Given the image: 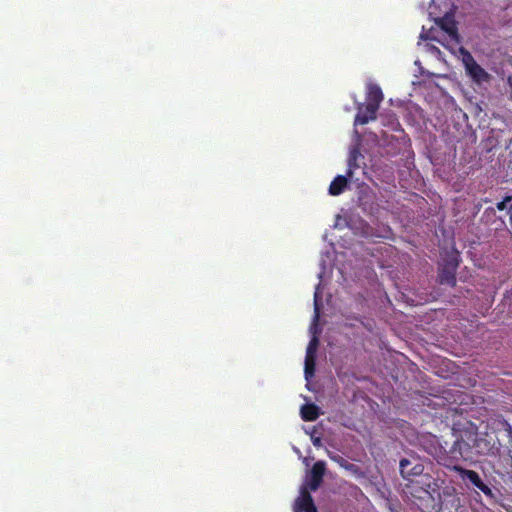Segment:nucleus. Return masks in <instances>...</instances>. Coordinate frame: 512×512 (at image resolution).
<instances>
[{
	"label": "nucleus",
	"mask_w": 512,
	"mask_h": 512,
	"mask_svg": "<svg viewBox=\"0 0 512 512\" xmlns=\"http://www.w3.org/2000/svg\"><path fill=\"white\" fill-rule=\"evenodd\" d=\"M438 281L442 285L454 287L456 285V271L446 265H442L438 273Z\"/></svg>",
	"instance_id": "obj_9"
},
{
	"label": "nucleus",
	"mask_w": 512,
	"mask_h": 512,
	"mask_svg": "<svg viewBox=\"0 0 512 512\" xmlns=\"http://www.w3.org/2000/svg\"><path fill=\"white\" fill-rule=\"evenodd\" d=\"M506 426L508 427L509 430H511L510 424L506 423Z\"/></svg>",
	"instance_id": "obj_23"
},
{
	"label": "nucleus",
	"mask_w": 512,
	"mask_h": 512,
	"mask_svg": "<svg viewBox=\"0 0 512 512\" xmlns=\"http://www.w3.org/2000/svg\"><path fill=\"white\" fill-rule=\"evenodd\" d=\"M459 254L458 253H450L447 254L446 257L443 260V265H446L447 267L457 271V268L459 266Z\"/></svg>",
	"instance_id": "obj_15"
},
{
	"label": "nucleus",
	"mask_w": 512,
	"mask_h": 512,
	"mask_svg": "<svg viewBox=\"0 0 512 512\" xmlns=\"http://www.w3.org/2000/svg\"><path fill=\"white\" fill-rule=\"evenodd\" d=\"M477 489H479L481 492H483L484 495L487 496L488 498H490V499L495 498V494L492 491V489L488 485H486L484 482H482L481 485H479L477 487Z\"/></svg>",
	"instance_id": "obj_19"
},
{
	"label": "nucleus",
	"mask_w": 512,
	"mask_h": 512,
	"mask_svg": "<svg viewBox=\"0 0 512 512\" xmlns=\"http://www.w3.org/2000/svg\"><path fill=\"white\" fill-rule=\"evenodd\" d=\"M469 434V440L472 446V450L475 449L478 455L484 456H495L500 452L501 443L494 433H484V434Z\"/></svg>",
	"instance_id": "obj_2"
},
{
	"label": "nucleus",
	"mask_w": 512,
	"mask_h": 512,
	"mask_svg": "<svg viewBox=\"0 0 512 512\" xmlns=\"http://www.w3.org/2000/svg\"><path fill=\"white\" fill-rule=\"evenodd\" d=\"M466 436L467 439L463 437L456 438L452 444L445 442V445L441 446L440 455L437 457L438 463L452 471L453 466H459L458 462L471 460L473 458L472 446L469 434L467 433Z\"/></svg>",
	"instance_id": "obj_1"
},
{
	"label": "nucleus",
	"mask_w": 512,
	"mask_h": 512,
	"mask_svg": "<svg viewBox=\"0 0 512 512\" xmlns=\"http://www.w3.org/2000/svg\"><path fill=\"white\" fill-rule=\"evenodd\" d=\"M314 371H315V356L310 357V356L306 355L305 369H304L305 378L309 379L310 377H312L314 375Z\"/></svg>",
	"instance_id": "obj_16"
},
{
	"label": "nucleus",
	"mask_w": 512,
	"mask_h": 512,
	"mask_svg": "<svg viewBox=\"0 0 512 512\" xmlns=\"http://www.w3.org/2000/svg\"><path fill=\"white\" fill-rule=\"evenodd\" d=\"M438 24L441 27V29L444 30L450 36L451 39L457 42L459 41L458 30L454 20L442 18L440 19Z\"/></svg>",
	"instance_id": "obj_11"
},
{
	"label": "nucleus",
	"mask_w": 512,
	"mask_h": 512,
	"mask_svg": "<svg viewBox=\"0 0 512 512\" xmlns=\"http://www.w3.org/2000/svg\"><path fill=\"white\" fill-rule=\"evenodd\" d=\"M452 471L456 472L462 481L466 484L469 482L475 488H477L483 482L479 474L474 470H468L462 466H453Z\"/></svg>",
	"instance_id": "obj_8"
},
{
	"label": "nucleus",
	"mask_w": 512,
	"mask_h": 512,
	"mask_svg": "<svg viewBox=\"0 0 512 512\" xmlns=\"http://www.w3.org/2000/svg\"><path fill=\"white\" fill-rule=\"evenodd\" d=\"M318 344H319V340L316 336H314L308 344L306 355L310 356V357L315 356V352L318 347Z\"/></svg>",
	"instance_id": "obj_17"
},
{
	"label": "nucleus",
	"mask_w": 512,
	"mask_h": 512,
	"mask_svg": "<svg viewBox=\"0 0 512 512\" xmlns=\"http://www.w3.org/2000/svg\"><path fill=\"white\" fill-rule=\"evenodd\" d=\"M329 457L332 461L338 463L340 466L345 468L353 467V464H349L342 456L337 454H329Z\"/></svg>",
	"instance_id": "obj_18"
},
{
	"label": "nucleus",
	"mask_w": 512,
	"mask_h": 512,
	"mask_svg": "<svg viewBox=\"0 0 512 512\" xmlns=\"http://www.w3.org/2000/svg\"><path fill=\"white\" fill-rule=\"evenodd\" d=\"M294 512H317L313 498L307 488H302L297 499Z\"/></svg>",
	"instance_id": "obj_6"
},
{
	"label": "nucleus",
	"mask_w": 512,
	"mask_h": 512,
	"mask_svg": "<svg viewBox=\"0 0 512 512\" xmlns=\"http://www.w3.org/2000/svg\"><path fill=\"white\" fill-rule=\"evenodd\" d=\"M300 412H301V418L304 421H309V422L315 421L320 415L318 406L313 403L304 404L301 407Z\"/></svg>",
	"instance_id": "obj_12"
},
{
	"label": "nucleus",
	"mask_w": 512,
	"mask_h": 512,
	"mask_svg": "<svg viewBox=\"0 0 512 512\" xmlns=\"http://www.w3.org/2000/svg\"><path fill=\"white\" fill-rule=\"evenodd\" d=\"M379 107L367 103L365 106H360L355 117V124L365 125L371 120L376 119V114Z\"/></svg>",
	"instance_id": "obj_7"
},
{
	"label": "nucleus",
	"mask_w": 512,
	"mask_h": 512,
	"mask_svg": "<svg viewBox=\"0 0 512 512\" xmlns=\"http://www.w3.org/2000/svg\"><path fill=\"white\" fill-rule=\"evenodd\" d=\"M460 52L463 56L462 61L469 77L478 84L487 82L490 79V75L475 61L471 53L463 47L460 48Z\"/></svg>",
	"instance_id": "obj_3"
},
{
	"label": "nucleus",
	"mask_w": 512,
	"mask_h": 512,
	"mask_svg": "<svg viewBox=\"0 0 512 512\" xmlns=\"http://www.w3.org/2000/svg\"><path fill=\"white\" fill-rule=\"evenodd\" d=\"M326 471V464L324 461H317L313 464L310 474L306 480V487L311 491H316L323 482V477Z\"/></svg>",
	"instance_id": "obj_4"
},
{
	"label": "nucleus",
	"mask_w": 512,
	"mask_h": 512,
	"mask_svg": "<svg viewBox=\"0 0 512 512\" xmlns=\"http://www.w3.org/2000/svg\"><path fill=\"white\" fill-rule=\"evenodd\" d=\"M317 297H318V295H317V293H315V312H316V314H315V318H316V319H317V318H318V316H319V308H318V304H317Z\"/></svg>",
	"instance_id": "obj_22"
},
{
	"label": "nucleus",
	"mask_w": 512,
	"mask_h": 512,
	"mask_svg": "<svg viewBox=\"0 0 512 512\" xmlns=\"http://www.w3.org/2000/svg\"><path fill=\"white\" fill-rule=\"evenodd\" d=\"M348 186L347 175H338L336 176L329 186V194L332 196H338L344 192L346 187Z\"/></svg>",
	"instance_id": "obj_10"
},
{
	"label": "nucleus",
	"mask_w": 512,
	"mask_h": 512,
	"mask_svg": "<svg viewBox=\"0 0 512 512\" xmlns=\"http://www.w3.org/2000/svg\"><path fill=\"white\" fill-rule=\"evenodd\" d=\"M362 157L360 151L357 148L352 149L348 156V169L347 177L352 178L354 171L360 167L358 160Z\"/></svg>",
	"instance_id": "obj_14"
},
{
	"label": "nucleus",
	"mask_w": 512,
	"mask_h": 512,
	"mask_svg": "<svg viewBox=\"0 0 512 512\" xmlns=\"http://www.w3.org/2000/svg\"><path fill=\"white\" fill-rule=\"evenodd\" d=\"M383 100V93L378 85H369L367 91V103H371L377 107L380 106Z\"/></svg>",
	"instance_id": "obj_13"
},
{
	"label": "nucleus",
	"mask_w": 512,
	"mask_h": 512,
	"mask_svg": "<svg viewBox=\"0 0 512 512\" xmlns=\"http://www.w3.org/2000/svg\"><path fill=\"white\" fill-rule=\"evenodd\" d=\"M512 200V196L508 195L504 199L496 204V208L499 211H504L507 208V203Z\"/></svg>",
	"instance_id": "obj_20"
},
{
	"label": "nucleus",
	"mask_w": 512,
	"mask_h": 512,
	"mask_svg": "<svg viewBox=\"0 0 512 512\" xmlns=\"http://www.w3.org/2000/svg\"><path fill=\"white\" fill-rule=\"evenodd\" d=\"M399 468L401 476L405 479H408L413 476H419L422 474L424 470L422 464L418 463L416 460L412 461L406 458L400 461Z\"/></svg>",
	"instance_id": "obj_5"
},
{
	"label": "nucleus",
	"mask_w": 512,
	"mask_h": 512,
	"mask_svg": "<svg viewBox=\"0 0 512 512\" xmlns=\"http://www.w3.org/2000/svg\"><path fill=\"white\" fill-rule=\"evenodd\" d=\"M312 443L315 447H321L322 446V440L320 437H312Z\"/></svg>",
	"instance_id": "obj_21"
}]
</instances>
